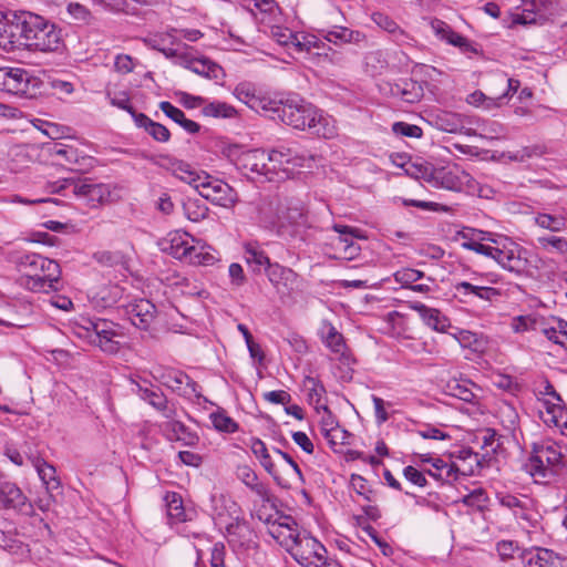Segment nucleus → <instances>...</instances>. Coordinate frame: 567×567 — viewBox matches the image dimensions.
Segmentation results:
<instances>
[{
	"instance_id": "obj_1",
	"label": "nucleus",
	"mask_w": 567,
	"mask_h": 567,
	"mask_svg": "<svg viewBox=\"0 0 567 567\" xmlns=\"http://www.w3.org/2000/svg\"><path fill=\"white\" fill-rule=\"evenodd\" d=\"M262 109L272 111L286 125L296 130L308 131L323 138L337 135L334 121L299 95H289L278 102L270 101Z\"/></svg>"
},
{
	"instance_id": "obj_2",
	"label": "nucleus",
	"mask_w": 567,
	"mask_h": 567,
	"mask_svg": "<svg viewBox=\"0 0 567 567\" xmlns=\"http://www.w3.org/2000/svg\"><path fill=\"white\" fill-rule=\"evenodd\" d=\"M23 50L31 52H60L64 48L62 30L44 17L24 11L23 14Z\"/></svg>"
},
{
	"instance_id": "obj_3",
	"label": "nucleus",
	"mask_w": 567,
	"mask_h": 567,
	"mask_svg": "<svg viewBox=\"0 0 567 567\" xmlns=\"http://www.w3.org/2000/svg\"><path fill=\"white\" fill-rule=\"evenodd\" d=\"M269 208L275 213L272 230L279 238L289 243L306 241L309 225L301 202L276 198L269 203Z\"/></svg>"
},
{
	"instance_id": "obj_4",
	"label": "nucleus",
	"mask_w": 567,
	"mask_h": 567,
	"mask_svg": "<svg viewBox=\"0 0 567 567\" xmlns=\"http://www.w3.org/2000/svg\"><path fill=\"white\" fill-rule=\"evenodd\" d=\"M171 164L174 174L193 186L203 198L223 207H228L236 202V193L227 183L208 174L202 176L182 161L172 159Z\"/></svg>"
},
{
	"instance_id": "obj_5",
	"label": "nucleus",
	"mask_w": 567,
	"mask_h": 567,
	"mask_svg": "<svg viewBox=\"0 0 567 567\" xmlns=\"http://www.w3.org/2000/svg\"><path fill=\"white\" fill-rule=\"evenodd\" d=\"M563 446L564 443L549 439L533 443L526 467L536 483L548 484L557 476Z\"/></svg>"
},
{
	"instance_id": "obj_6",
	"label": "nucleus",
	"mask_w": 567,
	"mask_h": 567,
	"mask_svg": "<svg viewBox=\"0 0 567 567\" xmlns=\"http://www.w3.org/2000/svg\"><path fill=\"white\" fill-rule=\"evenodd\" d=\"M53 193L68 196L74 195L84 199L91 207L103 205L114 200L111 185L93 183L89 178H63L54 183Z\"/></svg>"
},
{
	"instance_id": "obj_7",
	"label": "nucleus",
	"mask_w": 567,
	"mask_h": 567,
	"mask_svg": "<svg viewBox=\"0 0 567 567\" xmlns=\"http://www.w3.org/2000/svg\"><path fill=\"white\" fill-rule=\"evenodd\" d=\"M293 540L292 556L305 567H341L339 563L329 560L327 549L311 536H291Z\"/></svg>"
},
{
	"instance_id": "obj_8",
	"label": "nucleus",
	"mask_w": 567,
	"mask_h": 567,
	"mask_svg": "<svg viewBox=\"0 0 567 567\" xmlns=\"http://www.w3.org/2000/svg\"><path fill=\"white\" fill-rule=\"evenodd\" d=\"M40 84L41 81L25 69L0 68V90L6 93L32 97L37 94Z\"/></svg>"
},
{
	"instance_id": "obj_9",
	"label": "nucleus",
	"mask_w": 567,
	"mask_h": 567,
	"mask_svg": "<svg viewBox=\"0 0 567 567\" xmlns=\"http://www.w3.org/2000/svg\"><path fill=\"white\" fill-rule=\"evenodd\" d=\"M306 157L298 155L291 148L278 147L267 153V168L269 181L285 179L293 174V169L303 166Z\"/></svg>"
},
{
	"instance_id": "obj_10",
	"label": "nucleus",
	"mask_w": 567,
	"mask_h": 567,
	"mask_svg": "<svg viewBox=\"0 0 567 567\" xmlns=\"http://www.w3.org/2000/svg\"><path fill=\"white\" fill-rule=\"evenodd\" d=\"M427 181L436 187L453 192H464L473 188L474 179L457 165L434 168Z\"/></svg>"
},
{
	"instance_id": "obj_11",
	"label": "nucleus",
	"mask_w": 567,
	"mask_h": 567,
	"mask_svg": "<svg viewBox=\"0 0 567 567\" xmlns=\"http://www.w3.org/2000/svg\"><path fill=\"white\" fill-rule=\"evenodd\" d=\"M23 14L24 10L8 12L0 20V49L3 51L23 50Z\"/></svg>"
},
{
	"instance_id": "obj_12",
	"label": "nucleus",
	"mask_w": 567,
	"mask_h": 567,
	"mask_svg": "<svg viewBox=\"0 0 567 567\" xmlns=\"http://www.w3.org/2000/svg\"><path fill=\"white\" fill-rule=\"evenodd\" d=\"M526 252L525 248L509 241L495 248L493 259L504 269L520 275L527 267Z\"/></svg>"
},
{
	"instance_id": "obj_13",
	"label": "nucleus",
	"mask_w": 567,
	"mask_h": 567,
	"mask_svg": "<svg viewBox=\"0 0 567 567\" xmlns=\"http://www.w3.org/2000/svg\"><path fill=\"white\" fill-rule=\"evenodd\" d=\"M0 508L13 509L24 515L33 514V505L16 483L0 482Z\"/></svg>"
},
{
	"instance_id": "obj_14",
	"label": "nucleus",
	"mask_w": 567,
	"mask_h": 567,
	"mask_svg": "<svg viewBox=\"0 0 567 567\" xmlns=\"http://www.w3.org/2000/svg\"><path fill=\"white\" fill-rule=\"evenodd\" d=\"M159 381L183 396L200 398V386L188 374L178 370H166L159 375Z\"/></svg>"
},
{
	"instance_id": "obj_15",
	"label": "nucleus",
	"mask_w": 567,
	"mask_h": 567,
	"mask_svg": "<svg viewBox=\"0 0 567 567\" xmlns=\"http://www.w3.org/2000/svg\"><path fill=\"white\" fill-rule=\"evenodd\" d=\"M266 275L276 291L282 296L291 295L299 282V275L295 270L278 262L266 268Z\"/></svg>"
},
{
	"instance_id": "obj_16",
	"label": "nucleus",
	"mask_w": 567,
	"mask_h": 567,
	"mask_svg": "<svg viewBox=\"0 0 567 567\" xmlns=\"http://www.w3.org/2000/svg\"><path fill=\"white\" fill-rule=\"evenodd\" d=\"M168 246L163 250L168 251L174 258L184 259L192 264L202 262V254L189 244L186 234L174 233L169 235Z\"/></svg>"
},
{
	"instance_id": "obj_17",
	"label": "nucleus",
	"mask_w": 567,
	"mask_h": 567,
	"mask_svg": "<svg viewBox=\"0 0 567 567\" xmlns=\"http://www.w3.org/2000/svg\"><path fill=\"white\" fill-rule=\"evenodd\" d=\"M42 268H40L39 276L34 278L31 289L34 291L49 292L50 290H58V285L61 277L60 265L52 259L45 258L41 260Z\"/></svg>"
},
{
	"instance_id": "obj_18",
	"label": "nucleus",
	"mask_w": 567,
	"mask_h": 567,
	"mask_svg": "<svg viewBox=\"0 0 567 567\" xmlns=\"http://www.w3.org/2000/svg\"><path fill=\"white\" fill-rule=\"evenodd\" d=\"M126 312L136 328L147 330L155 318L156 307L147 299H140L130 303Z\"/></svg>"
},
{
	"instance_id": "obj_19",
	"label": "nucleus",
	"mask_w": 567,
	"mask_h": 567,
	"mask_svg": "<svg viewBox=\"0 0 567 567\" xmlns=\"http://www.w3.org/2000/svg\"><path fill=\"white\" fill-rule=\"evenodd\" d=\"M27 457L37 470L47 492L58 491L61 486V482L56 476L55 467L38 455L28 454Z\"/></svg>"
},
{
	"instance_id": "obj_20",
	"label": "nucleus",
	"mask_w": 567,
	"mask_h": 567,
	"mask_svg": "<svg viewBox=\"0 0 567 567\" xmlns=\"http://www.w3.org/2000/svg\"><path fill=\"white\" fill-rule=\"evenodd\" d=\"M319 33L324 40L333 43L334 45L360 43L365 39V35L362 32L340 25H334L330 29H322Z\"/></svg>"
},
{
	"instance_id": "obj_21",
	"label": "nucleus",
	"mask_w": 567,
	"mask_h": 567,
	"mask_svg": "<svg viewBox=\"0 0 567 567\" xmlns=\"http://www.w3.org/2000/svg\"><path fill=\"white\" fill-rule=\"evenodd\" d=\"M523 567H557V556L546 548L525 550L520 555Z\"/></svg>"
},
{
	"instance_id": "obj_22",
	"label": "nucleus",
	"mask_w": 567,
	"mask_h": 567,
	"mask_svg": "<svg viewBox=\"0 0 567 567\" xmlns=\"http://www.w3.org/2000/svg\"><path fill=\"white\" fill-rule=\"evenodd\" d=\"M184 68L208 79H218L221 68L209 59H194L187 55Z\"/></svg>"
},
{
	"instance_id": "obj_23",
	"label": "nucleus",
	"mask_w": 567,
	"mask_h": 567,
	"mask_svg": "<svg viewBox=\"0 0 567 567\" xmlns=\"http://www.w3.org/2000/svg\"><path fill=\"white\" fill-rule=\"evenodd\" d=\"M159 109L167 117L179 124L188 133L195 134L199 132L200 125L192 120L186 118L184 112L174 106L172 103L163 101L159 103Z\"/></svg>"
},
{
	"instance_id": "obj_24",
	"label": "nucleus",
	"mask_w": 567,
	"mask_h": 567,
	"mask_svg": "<svg viewBox=\"0 0 567 567\" xmlns=\"http://www.w3.org/2000/svg\"><path fill=\"white\" fill-rule=\"evenodd\" d=\"M228 542L234 546L245 547L251 542L252 530L246 522L236 520L226 528Z\"/></svg>"
},
{
	"instance_id": "obj_25",
	"label": "nucleus",
	"mask_w": 567,
	"mask_h": 567,
	"mask_svg": "<svg viewBox=\"0 0 567 567\" xmlns=\"http://www.w3.org/2000/svg\"><path fill=\"white\" fill-rule=\"evenodd\" d=\"M120 333L113 329H105V331L95 332V334H89V340L92 344L100 347V349L106 353H116L120 350V343L115 340Z\"/></svg>"
},
{
	"instance_id": "obj_26",
	"label": "nucleus",
	"mask_w": 567,
	"mask_h": 567,
	"mask_svg": "<svg viewBox=\"0 0 567 567\" xmlns=\"http://www.w3.org/2000/svg\"><path fill=\"white\" fill-rule=\"evenodd\" d=\"M135 124L138 127H143L157 142L165 143L171 137V133L166 126L152 121L144 113L135 115Z\"/></svg>"
},
{
	"instance_id": "obj_27",
	"label": "nucleus",
	"mask_w": 567,
	"mask_h": 567,
	"mask_svg": "<svg viewBox=\"0 0 567 567\" xmlns=\"http://www.w3.org/2000/svg\"><path fill=\"white\" fill-rule=\"evenodd\" d=\"M455 290L464 297L475 296L483 300H492L494 297L501 296L499 290L496 288L474 285L468 281L457 282Z\"/></svg>"
},
{
	"instance_id": "obj_28",
	"label": "nucleus",
	"mask_w": 567,
	"mask_h": 567,
	"mask_svg": "<svg viewBox=\"0 0 567 567\" xmlns=\"http://www.w3.org/2000/svg\"><path fill=\"white\" fill-rule=\"evenodd\" d=\"M241 165L252 173L268 176L267 152L264 150L249 151L241 156Z\"/></svg>"
},
{
	"instance_id": "obj_29",
	"label": "nucleus",
	"mask_w": 567,
	"mask_h": 567,
	"mask_svg": "<svg viewBox=\"0 0 567 567\" xmlns=\"http://www.w3.org/2000/svg\"><path fill=\"white\" fill-rule=\"evenodd\" d=\"M244 257L255 272H259L262 267L266 269L272 265L267 254L257 244H246Z\"/></svg>"
},
{
	"instance_id": "obj_30",
	"label": "nucleus",
	"mask_w": 567,
	"mask_h": 567,
	"mask_svg": "<svg viewBox=\"0 0 567 567\" xmlns=\"http://www.w3.org/2000/svg\"><path fill=\"white\" fill-rule=\"evenodd\" d=\"M164 432L169 441H183L187 445H194L198 437L190 433L179 421H168L164 424Z\"/></svg>"
},
{
	"instance_id": "obj_31",
	"label": "nucleus",
	"mask_w": 567,
	"mask_h": 567,
	"mask_svg": "<svg viewBox=\"0 0 567 567\" xmlns=\"http://www.w3.org/2000/svg\"><path fill=\"white\" fill-rule=\"evenodd\" d=\"M435 126L447 133H458L464 128V123L460 114L451 112H441L434 117Z\"/></svg>"
},
{
	"instance_id": "obj_32",
	"label": "nucleus",
	"mask_w": 567,
	"mask_h": 567,
	"mask_svg": "<svg viewBox=\"0 0 567 567\" xmlns=\"http://www.w3.org/2000/svg\"><path fill=\"white\" fill-rule=\"evenodd\" d=\"M432 467L433 470H427L426 474L436 481L449 482L457 476L458 467L455 464H447L442 458H434Z\"/></svg>"
},
{
	"instance_id": "obj_33",
	"label": "nucleus",
	"mask_w": 567,
	"mask_h": 567,
	"mask_svg": "<svg viewBox=\"0 0 567 567\" xmlns=\"http://www.w3.org/2000/svg\"><path fill=\"white\" fill-rule=\"evenodd\" d=\"M322 340L332 352L343 353L346 348L343 336L331 323L323 327Z\"/></svg>"
},
{
	"instance_id": "obj_34",
	"label": "nucleus",
	"mask_w": 567,
	"mask_h": 567,
	"mask_svg": "<svg viewBox=\"0 0 567 567\" xmlns=\"http://www.w3.org/2000/svg\"><path fill=\"white\" fill-rule=\"evenodd\" d=\"M535 223L547 230L553 233H559L566 229L567 220L564 216L560 215H550L545 213H539L535 217Z\"/></svg>"
},
{
	"instance_id": "obj_35",
	"label": "nucleus",
	"mask_w": 567,
	"mask_h": 567,
	"mask_svg": "<svg viewBox=\"0 0 567 567\" xmlns=\"http://www.w3.org/2000/svg\"><path fill=\"white\" fill-rule=\"evenodd\" d=\"M539 247L548 252H555L559 255H567V238L546 235L537 238Z\"/></svg>"
},
{
	"instance_id": "obj_36",
	"label": "nucleus",
	"mask_w": 567,
	"mask_h": 567,
	"mask_svg": "<svg viewBox=\"0 0 567 567\" xmlns=\"http://www.w3.org/2000/svg\"><path fill=\"white\" fill-rule=\"evenodd\" d=\"M41 260H44V257L38 254H29L20 258L19 265L30 278L31 286L33 285L34 278L39 276L40 268L43 267Z\"/></svg>"
},
{
	"instance_id": "obj_37",
	"label": "nucleus",
	"mask_w": 567,
	"mask_h": 567,
	"mask_svg": "<svg viewBox=\"0 0 567 567\" xmlns=\"http://www.w3.org/2000/svg\"><path fill=\"white\" fill-rule=\"evenodd\" d=\"M165 502L169 518L176 522H184L186 515L181 495L175 492H169L165 495Z\"/></svg>"
},
{
	"instance_id": "obj_38",
	"label": "nucleus",
	"mask_w": 567,
	"mask_h": 567,
	"mask_svg": "<svg viewBox=\"0 0 567 567\" xmlns=\"http://www.w3.org/2000/svg\"><path fill=\"white\" fill-rule=\"evenodd\" d=\"M202 112L205 116L221 118H231L237 114L235 107L225 102H210L203 107Z\"/></svg>"
},
{
	"instance_id": "obj_39",
	"label": "nucleus",
	"mask_w": 567,
	"mask_h": 567,
	"mask_svg": "<svg viewBox=\"0 0 567 567\" xmlns=\"http://www.w3.org/2000/svg\"><path fill=\"white\" fill-rule=\"evenodd\" d=\"M185 216L192 221H200L208 215V208L199 199L188 198L183 204Z\"/></svg>"
},
{
	"instance_id": "obj_40",
	"label": "nucleus",
	"mask_w": 567,
	"mask_h": 567,
	"mask_svg": "<svg viewBox=\"0 0 567 567\" xmlns=\"http://www.w3.org/2000/svg\"><path fill=\"white\" fill-rule=\"evenodd\" d=\"M210 420L214 427L219 432L235 433L238 430V424L231 419L224 410L210 414Z\"/></svg>"
},
{
	"instance_id": "obj_41",
	"label": "nucleus",
	"mask_w": 567,
	"mask_h": 567,
	"mask_svg": "<svg viewBox=\"0 0 567 567\" xmlns=\"http://www.w3.org/2000/svg\"><path fill=\"white\" fill-rule=\"evenodd\" d=\"M421 319L427 327L441 332L450 326L449 319L435 308H430Z\"/></svg>"
},
{
	"instance_id": "obj_42",
	"label": "nucleus",
	"mask_w": 567,
	"mask_h": 567,
	"mask_svg": "<svg viewBox=\"0 0 567 567\" xmlns=\"http://www.w3.org/2000/svg\"><path fill=\"white\" fill-rule=\"evenodd\" d=\"M140 395L143 400L147 401L151 405L159 411L167 410V399L164 393L157 389H148L138 386Z\"/></svg>"
},
{
	"instance_id": "obj_43",
	"label": "nucleus",
	"mask_w": 567,
	"mask_h": 567,
	"mask_svg": "<svg viewBox=\"0 0 567 567\" xmlns=\"http://www.w3.org/2000/svg\"><path fill=\"white\" fill-rule=\"evenodd\" d=\"M543 385H544V390H539V394L540 395H549L557 401V403H551V404H549V402H546L547 412L553 414V416L556 419L557 413L561 414V412H563V405H561L563 399L556 392V390L554 389V386L551 385V383L548 380H545L543 382Z\"/></svg>"
},
{
	"instance_id": "obj_44",
	"label": "nucleus",
	"mask_w": 567,
	"mask_h": 567,
	"mask_svg": "<svg viewBox=\"0 0 567 567\" xmlns=\"http://www.w3.org/2000/svg\"><path fill=\"white\" fill-rule=\"evenodd\" d=\"M23 543L17 537V533L0 529V548L11 553L18 554L22 550Z\"/></svg>"
},
{
	"instance_id": "obj_45",
	"label": "nucleus",
	"mask_w": 567,
	"mask_h": 567,
	"mask_svg": "<svg viewBox=\"0 0 567 567\" xmlns=\"http://www.w3.org/2000/svg\"><path fill=\"white\" fill-rule=\"evenodd\" d=\"M291 43L297 48L298 51H307L310 52L311 49H320L323 47V43L316 35H302L299 39L298 34H291Z\"/></svg>"
},
{
	"instance_id": "obj_46",
	"label": "nucleus",
	"mask_w": 567,
	"mask_h": 567,
	"mask_svg": "<svg viewBox=\"0 0 567 567\" xmlns=\"http://www.w3.org/2000/svg\"><path fill=\"white\" fill-rule=\"evenodd\" d=\"M488 496L483 488H477L464 496L463 503L466 506L475 507L480 512L487 508Z\"/></svg>"
},
{
	"instance_id": "obj_47",
	"label": "nucleus",
	"mask_w": 567,
	"mask_h": 567,
	"mask_svg": "<svg viewBox=\"0 0 567 567\" xmlns=\"http://www.w3.org/2000/svg\"><path fill=\"white\" fill-rule=\"evenodd\" d=\"M372 21L384 31L392 33V34H403L402 29L399 27V24L389 16L382 13V12H374L372 14Z\"/></svg>"
},
{
	"instance_id": "obj_48",
	"label": "nucleus",
	"mask_w": 567,
	"mask_h": 567,
	"mask_svg": "<svg viewBox=\"0 0 567 567\" xmlns=\"http://www.w3.org/2000/svg\"><path fill=\"white\" fill-rule=\"evenodd\" d=\"M431 28L436 37L446 41L449 44H452L454 35H457V32H455L446 22L440 19H433L431 21Z\"/></svg>"
},
{
	"instance_id": "obj_49",
	"label": "nucleus",
	"mask_w": 567,
	"mask_h": 567,
	"mask_svg": "<svg viewBox=\"0 0 567 567\" xmlns=\"http://www.w3.org/2000/svg\"><path fill=\"white\" fill-rule=\"evenodd\" d=\"M234 93L239 101L244 102L251 109H256L257 105L260 104V101L247 84H238L235 87Z\"/></svg>"
},
{
	"instance_id": "obj_50",
	"label": "nucleus",
	"mask_w": 567,
	"mask_h": 567,
	"mask_svg": "<svg viewBox=\"0 0 567 567\" xmlns=\"http://www.w3.org/2000/svg\"><path fill=\"white\" fill-rule=\"evenodd\" d=\"M226 547L221 542L215 543L210 548V558L209 566L210 567H228L226 565Z\"/></svg>"
},
{
	"instance_id": "obj_51",
	"label": "nucleus",
	"mask_w": 567,
	"mask_h": 567,
	"mask_svg": "<svg viewBox=\"0 0 567 567\" xmlns=\"http://www.w3.org/2000/svg\"><path fill=\"white\" fill-rule=\"evenodd\" d=\"M350 483L352 488L355 491L357 494L361 495L367 501H372V493L373 491L368 485V482L364 477H362L359 474H352L350 478Z\"/></svg>"
},
{
	"instance_id": "obj_52",
	"label": "nucleus",
	"mask_w": 567,
	"mask_h": 567,
	"mask_svg": "<svg viewBox=\"0 0 567 567\" xmlns=\"http://www.w3.org/2000/svg\"><path fill=\"white\" fill-rule=\"evenodd\" d=\"M69 14L78 22L90 23L92 14L89 9L78 2H71L66 8Z\"/></svg>"
},
{
	"instance_id": "obj_53",
	"label": "nucleus",
	"mask_w": 567,
	"mask_h": 567,
	"mask_svg": "<svg viewBox=\"0 0 567 567\" xmlns=\"http://www.w3.org/2000/svg\"><path fill=\"white\" fill-rule=\"evenodd\" d=\"M392 131L395 134L408 136V137H415L419 138L422 136L423 131L420 126L409 124L405 122H395L392 126Z\"/></svg>"
},
{
	"instance_id": "obj_54",
	"label": "nucleus",
	"mask_w": 567,
	"mask_h": 567,
	"mask_svg": "<svg viewBox=\"0 0 567 567\" xmlns=\"http://www.w3.org/2000/svg\"><path fill=\"white\" fill-rule=\"evenodd\" d=\"M452 45L458 48L460 51L464 54H468V53L480 54L481 53V49H480L478 44L470 41L467 38L463 37L460 33H457V35H454Z\"/></svg>"
},
{
	"instance_id": "obj_55",
	"label": "nucleus",
	"mask_w": 567,
	"mask_h": 567,
	"mask_svg": "<svg viewBox=\"0 0 567 567\" xmlns=\"http://www.w3.org/2000/svg\"><path fill=\"white\" fill-rule=\"evenodd\" d=\"M303 384L308 389L310 400L315 399L316 402H319L322 394L326 392L323 384L312 377H306Z\"/></svg>"
},
{
	"instance_id": "obj_56",
	"label": "nucleus",
	"mask_w": 567,
	"mask_h": 567,
	"mask_svg": "<svg viewBox=\"0 0 567 567\" xmlns=\"http://www.w3.org/2000/svg\"><path fill=\"white\" fill-rule=\"evenodd\" d=\"M368 68H372L374 71L386 68L388 61L382 51H371L367 53L364 58Z\"/></svg>"
},
{
	"instance_id": "obj_57",
	"label": "nucleus",
	"mask_w": 567,
	"mask_h": 567,
	"mask_svg": "<svg viewBox=\"0 0 567 567\" xmlns=\"http://www.w3.org/2000/svg\"><path fill=\"white\" fill-rule=\"evenodd\" d=\"M333 229L340 234L336 245L337 249L343 247V245L350 244V239L354 240V238H361L359 235L354 234V229L349 226L334 225Z\"/></svg>"
},
{
	"instance_id": "obj_58",
	"label": "nucleus",
	"mask_w": 567,
	"mask_h": 567,
	"mask_svg": "<svg viewBox=\"0 0 567 567\" xmlns=\"http://www.w3.org/2000/svg\"><path fill=\"white\" fill-rule=\"evenodd\" d=\"M403 475L409 482L419 487H424L427 484L424 474L411 465L406 466L403 470Z\"/></svg>"
},
{
	"instance_id": "obj_59",
	"label": "nucleus",
	"mask_w": 567,
	"mask_h": 567,
	"mask_svg": "<svg viewBox=\"0 0 567 567\" xmlns=\"http://www.w3.org/2000/svg\"><path fill=\"white\" fill-rule=\"evenodd\" d=\"M115 70L122 74H127L134 70V59L128 54H118L114 62Z\"/></svg>"
},
{
	"instance_id": "obj_60",
	"label": "nucleus",
	"mask_w": 567,
	"mask_h": 567,
	"mask_svg": "<svg viewBox=\"0 0 567 567\" xmlns=\"http://www.w3.org/2000/svg\"><path fill=\"white\" fill-rule=\"evenodd\" d=\"M262 396L274 404H288L291 401V395L284 390L265 392Z\"/></svg>"
},
{
	"instance_id": "obj_61",
	"label": "nucleus",
	"mask_w": 567,
	"mask_h": 567,
	"mask_svg": "<svg viewBox=\"0 0 567 567\" xmlns=\"http://www.w3.org/2000/svg\"><path fill=\"white\" fill-rule=\"evenodd\" d=\"M411 86V90L404 87L401 92L402 99L405 102L414 103L422 96V87L417 86L415 82L405 83V86Z\"/></svg>"
},
{
	"instance_id": "obj_62",
	"label": "nucleus",
	"mask_w": 567,
	"mask_h": 567,
	"mask_svg": "<svg viewBox=\"0 0 567 567\" xmlns=\"http://www.w3.org/2000/svg\"><path fill=\"white\" fill-rule=\"evenodd\" d=\"M237 477L246 485L250 486L255 481L258 480L255 471L248 465H240L236 470Z\"/></svg>"
},
{
	"instance_id": "obj_63",
	"label": "nucleus",
	"mask_w": 567,
	"mask_h": 567,
	"mask_svg": "<svg viewBox=\"0 0 567 567\" xmlns=\"http://www.w3.org/2000/svg\"><path fill=\"white\" fill-rule=\"evenodd\" d=\"M338 250L340 252V258L352 260L359 256L361 247L353 239H350V244L339 247Z\"/></svg>"
},
{
	"instance_id": "obj_64",
	"label": "nucleus",
	"mask_w": 567,
	"mask_h": 567,
	"mask_svg": "<svg viewBox=\"0 0 567 567\" xmlns=\"http://www.w3.org/2000/svg\"><path fill=\"white\" fill-rule=\"evenodd\" d=\"M372 402L374 405L377 423L383 424L384 422H386L389 420V414L384 408L385 402L383 401V399H381L377 395H372Z\"/></svg>"
}]
</instances>
